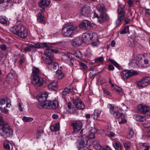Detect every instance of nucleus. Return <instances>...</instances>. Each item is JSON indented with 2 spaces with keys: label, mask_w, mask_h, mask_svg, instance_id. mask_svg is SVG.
<instances>
[{
  "label": "nucleus",
  "mask_w": 150,
  "mask_h": 150,
  "mask_svg": "<svg viewBox=\"0 0 150 150\" xmlns=\"http://www.w3.org/2000/svg\"><path fill=\"white\" fill-rule=\"evenodd\" d=\"M11 32L19 37L25 38L27 37L28 32L26 28L22 25H18L12 27L10 29Z\"/></svg>",
  "instance_id": "obj_1"
},
{
  "label": "nucleus",
  "mask_w": 150,
  "mask_h": 150,
  "mask_svg": "<svg viewBox=\"0 0 150 150\" xmlns=\"http://www.w3.org/2000/svg\"><path fill=\"white\" fill-rule=\"evenodd\" d=\"M47 95L45 93L41 94L37 96L39 104L37 105V107L40 108H45L50 109V106L52 103L50 101L47 100Z\"/></svg>",
  "instance_id": "obj_2"
},
{
  "label": "nucleus",
  "mask_w": 150,
  "mask_h": 150,
  "mask_svg": "<svg viewBox=\"0 0 150 150\" xmlns=\"http://www.w3.org/2000/svg\"><path fill=\"white\" fill-rule=\"evenodd\" d=\"M77 29V26L76 25L66 24L63 28L62 33L64 36L70 37L75 33Z\"/></svg>",
  "instance_id": "obj_3"
},
{
  "label": "nucleus",
  "mask_w": 150,
  "mask_h": 150,
  "mask_svg": "<svg viewBox=\"0 0 150 150\" xmlns=\"http://www.w3.org/2000/svg\"><path fill=\"white\" fill-rule=\"evenodd\" d=\"M0 127V134L4 138L9 137L12 134L13 130L8 123Z\"/></svg>",
  "instance_id": "obj_4"
},
{
  "label": "nucleus",
  "mask_w": 150,
  "mask_h": 150,
  "mask_svg": "<svg viewBox=\"0 0 150 150\" xmlns=\"http://www.w3.org/2000/svg\"><path fill=\"white\" fill-rule=\"evenodd\" d=\"M11 101L7 98L0 99V110L3 112L6 113L8 111V108L11 105Z\"/></svg>",
  "instance_id": "obj_5"
},
{
  "label": "nucleus",
  "mask_w": 150,
  "mask_h": 150,
  "mask_svg": "<svg viewBox=\"0 0 150 150\" xmlns=\"http://www.w3.org/2000/svg\"><path fill=\"white\" fill-rule=\"evenodd\" d=\"M125 6L124 5L121 4L119 5L117 10L118 16V19L116 21L117 23L120 22L124 18L125 15Z\"/></svg>",
  "instance_id": "obj_6"
},
{
  "label": "nucleus",
  "mask_w": 150,
  "mask_h": 150,
  "mask_svg": "<svg viewBox=\"0 0 150 150\" xmlns=\"http://www.w3.org/2000/svg\"><path fill=\"white\" fill-rule=\"evenodd\" d=\"M44 54L45 56L42 58L45 62L48 65L52 64L54 59L53 54L49 52H45Z\"/></svg>",
  "instance_id": "obj_7"
},
{
  "label": "nucleus",
  "mask_w": 150,
  "mask_h": 150,
  "mask_svg": "<svg viewBox=\"0 0 150 150\" xmlns=\"http://www.w3.org/2000/svg\"><path fill=\"white\" fill-rule=\"evenodd\" d=\"M150 84V78L145 77L143 78L137 82V86L140 88H143Z\"/></svg>",
  "instance_id": "obj_8"
},
{
  "label": "nucleus",
  "mask_w": 150,
  "mask_h": 150,
  "mask_svg": "<svg viewBox=\"0 0 150 150\" xmlns=\"http://www.w3.org/2000/svg\"><path fill=\"white\" fill-rule=\"evenodd\" d=\"M62 59L63 62L68 63L70 65L71 64L72 66L76 67L75 65V59L74 58L71 57L69 55L66 54L63 55L62 57Z\"/></svg>",
  "instance_id": "obj_9"
},
{
  "label": "nucleus",
  "mask_w": 150,
  "mask_h": 150,
  "mask_svg": "<svg viewBox=\"0 0 150 150\" xmlns=\"http://www.w3.org/2000/svg\"><path fill=\"white\" fill-rule=\"evenodd\" d=\"M122 76L125 79H126L129 77L137 75V72L133 70H123L121 72Z\"/></svg>",
  "instance_id": "obj_10"
},
{
  "label": "nucleus",
  "mask_w": 150,
  "mask_h": 150,
  "mask_svg": "<svg viewBox=\"0 0 150 150\" xmlns=\"http://www.w3.org/2000/svg\"><path fill=\"white\" fill-rule=\"evenodd\" d=\"M32 82L35 85L41 86L43 85L44 82L43 79L40 77L39 76H35L32 77Z\"/></svg>",
  "instance_id": "obj_11"
},
{
  "label": "nucleus",
  "mask_w": 150,
  "mask_h": 150,
  "mask_svg": "<svg viewBox=\"0 0 150 150\" xmlns=\"http://www.w3.org/2000/svg\"><path fill=\"white\" fill-rule=\"evenodd\" d=\"M73 103L75 108L77 109L83 110L85 108L84 103L78 97H76L74 99Z\"/></svg>",
  "instance_id": "obj_12"
},
{
  "label": "nucleus",
  "mask_w": 150,
  "mask_h": 150,
  "mask_svg": "<svg viewBox=\"0 0 150 150\" xmlns=\"http://www.w3.org/2000/svg\"><path fill=\"white\" fill-rule=\"evenodd\" d=\"M71 125L73 129V133H76L82 127V123L80 121H74L72 123Z\"/></svg>",
  "instance_id": "obj_13"
},
{
  "label": "nucleus",
  "mask_w": 150,
  "mask_h": 150,
  "mask_svg": "<svg viewBox=\"0 0 150 150\" xmlns=\"http://www.w3.org/2000/svg\"><path fill=\"white\" fill-rule=\"evenodd\" d=\"M71 45L74 47H77L81 45L83 42L82 40L80 37H76L74 39L71 40Z\"/></svg>",
  "instance_id": "obj_14"
},
{
  "label": "nucleus",
  "mask_w": 150,
  "mask_h": 150,
  "mask_svg": "<svg viewBox=\"0 0 150 150\" xmlns=\"http://www.w3.org/2000/svg\"><path fill=\"white\" fill-rule=\"evenodd\" d=\"M91 23L90 21L86 20H84L80 23L79 27L81 28L87 29V28L88 27L91 28Z\"/></svg>",
  "instance_id": "obj_15"
},
{
  "label": "nucleus",
  "mask_w": 150,
  "mask_h": 150,
  "mask_svg": "<svg viewBox=\"0 0 150 150\" xmlns=\"http://www.w3.org/2000/svg\"><path fill=\"white\" fill-rule=\"evenodd\" d=\"M81 138V139L79 141V144L80 146V147L82 148L84 147H87V146H88L87 145L88 137L85 136H84V137H83V136H82Z\"/></svg>",
  "instance_id": "obj_16"
},
{
  "label": "nucleus",
  "mask_w": 150,
  "mask_h": 150,
  "mask_svg": "<svg viewBox=\"0 0 150 150\" xmlns=\"http://www.w3.org/2000/svg\"><path fill=\"white\" fill-rule=\"evenodd\" d=\"M3 146L5 150H12L13 143L11 141L6 140L3 143Z\"/></svg>",
  "instance_id": "obj_17"
},
{
  "label": "nucleus",
  "mask_w": 150,
  "mask_h": 150,
  "mask_svg": "<svg viewBox=\"0 0 150 150\" xmlns=\"http://www.w3.org/2000/svg\"><path fill=\"white\" fill-rule=\"evenodd\" d=\"M90 11V8L89 6L85 5H82L81 8L80 14L83 16H86Z\"/></svg>",
  "instance_id": "obj_18"
},
{
  "label": "nucleus",
  "mask_w": 150,
  "mask_h": 150,
  "mask_svg": "<svg viewBox=\"0 0 150 150\" xmlns=\"http://www.w3.org/2000/svg\"><path fill=\"white\" fill-rule=\"evenodd\" d=\"M138 110L139 111L143 113H146L149 112V108L147 106L142 105H139L138 106Z\"/></svg>",
  "instance_id": "obj_19"
},
{
  "label": "nucleus",
  "mask_w": 150,
  "mask_h": 150,
  "mask_svg": "<svg viewBox=\"0 0 150 150\" xmlns=\"http://www.w3.org/2000/svg\"><path fill=\"white\" fill-rule=\"evenodd\" d=\"M57 82V81H52L48 85V88L53 90H57L58 89Z\"/></svg>",
  "instance_id": "obj_20"
},
{
  "label": "nucleus",
  "mask_w": 150,
  "mask_h": 150,
  "mask_svg": "<svg viewBox=\"0 0 150 150\" xmlns=\"http://www.w3.org/2000/svg\"><path fill=\"white\" fill-rule=\"evenodd\" d=\"M50 4V0H41L38 3V5L41 7H47Z\"/></svg>",
  "instance_id": "obj_21"
},
{
  "label": "nucleus",
  "mask_w": 150,
  "mask_h": 150,
  "mask_svg": "<svg viewBox=\"0 0 150 150\" xmlns=\"http://www.w3.org/2000/svg\"><path fill=\"white\" fill-rule=\"evenodd\" d=\"M97 9L100 13H105L106 11L104 5L102 4H99L97 6Z\"/></svg>",
  "instance_id": "obj_22"
},
{
  "label": "nucleus",
  "mask_w": 150,
  "mask_h": 150,
  "mask_svg": "<svg viewBox=\"0 0 150 150\" xmlns=\"http://www.w3.org/2000/svg\"><path fill=\"white\" fill-rule=\"evenodd\" d=\"M67 107L69 109V113L72 114L76 111V109L73 106L71 102H69L68 103Z\"/></svg>",
  "instance_id": "obj_23"
},
{
  "label": "nucleus",
  "mask_w": 150,
  "mask_h": 150,
  "mask_svg": "<svg viewBox=\"0 0 150 150\" xmlns=\"http://www.w3.org/2000/svg\"><path fill=\"white\" fill-rule=\"evenodd\" d=\"M38 21L39 22L44 23L45 22V20L43 16V13H39L38 14Z\"/></svg>",
  "instance_id": "obj_24"
},
{
  "label": "nucleus",
  "mask_w": 150,
  "mask_h": 150,
  "mask_svg": "<svg viewBox=\"0 0 150 150\" xmlns=\"http://www.w3.org/2000/svg\"><path fill=\"white\" fill-rule=\"evenodd\" d=\"M101 112V110L98 109L95 110L93 114V119L94 120H97Z\"/></svg>",
  "instance_id": "obj_25"
},
{
  "label": "nucleus",
  "mask_w": 150,
  "mask_h": 150,
  "mask_svg": "<svg viewBox=\"0 0 150 150\" xmlns=\"http://www.w3.org/2000/svg\"><path fill=\"white\" fill-rule=\"evenodd\" d=\"M48 67L51 69L56 70L58 68V65L57 64L54 63L53 61L52 64L48 65Z\"/></svg>",
  "instance_id": "obj_26"
},
{
  "label": "nucleus",
  "mask_w": 150,
  "mask_h": 150,
  "mask_svg": "<svg viewBox=\"0 0 150 150\" xmlns=\"http://www.w3.org/2000/svg\"><path fill=\"white\" fill-rule=\"evenodd\" d=\"M82 40L83 42H86L87 40H89V33H83L82 36Z\"/></svg>",
  "instance_id": "obj_27"
},
{
  "label": "nucleus",
  "mask_w": 150,
  "mask_h": 150,
  "mask_svg": "<svg viewBox=\"0 0 150 150\" xmlns=\"http://www.w3.org/2000/svg\"><path fill=\"white\" fill-rule=\"evenodd\" d=\"M40 71L39 69L35 67H33V72L32 74L31 77L35 76H39Z\"/></svg>",
  "instance_id": "obj_28"
},
{
  "label": "nucleus",
  "mask_w": 150,
  "mask_h": 150,
  "mask_svg": "<svg viewBox=\"0 0 150 150\" xmlns=\"http://www.w3.org/2000/svg\"><path fill=\"white\" fill-rule=\"evenodd\" d=\"M113 146L116 150H121L122 145L120 143L116 142H113Z\"/></svg>",
  "instance_id": "obj_29"
},
{
  "label": "nucleus",
  "mask_w": 150,
  "mask_h": 150,
  "mask_svg": "<svg viewBox=\"0 0 150 150\" xmlns=\"http://www.w3.org/2000/svg\"><path fill=\"white\" fill-rule=\"evenodd\" d=\"M93 144H94V147L95 149L97 150H101L102 149L99 142L95 140L93 141Z\"/></svg>",
  "instance_id": "obj_30"
},
{
  "label": "nucleus",
  "mask_w": 150,
  "mask_h": 150,
  "mask_svg": "<svg viewBox=\"0 0 150 150\" xmlns=\"http://www.w3.org/2000/svg\"><path fill=\"white\" fill-rule=\"evenodd\" d=\"M64 74L61 71H57L56 73V76L58 79H62L64 76Z\"/></svg>",
  "instance_id": "obj_31"
},
{
  "label": "nucleus",
  "mask_w": 150,
  "mask_h": 150,
  "mask_svg": "<svg viewBox=\"0 0 150 150\" xmlns=\"http://www.w3.org/2000/svg\"><path fill=\"white\" fill-rule=\"evenodd\" d=\"M59 123H57L54 125L51 126L50 128L53 131H58L59 130Z\"/></svg>",
  "instance_id": "obj_32"
},
{
  "label": "nucleus",
  "mask_w": 150,
  "mask_h": 150,
  "mask_svg": "<svg viewBox=\"0 0 150 150\" xmlns=\"http://www.w3.org/2000/svg\"><path fill=\"white\" fill-rule=\"evenodd\" d=\"M51 102L52 104L50 106V109H55L58 107L59 103L57 100H54L53 101H51Z\"/></svg>",
  "instance_id": "obj_33"
},
{
  "label": "nucleus",
  "mask_w": 150,
  "mask_h": 150,
  "mask_svg": "<svg viewBox=\"0 0 150 150\" xmlns=\"http://www.w3.org/2000/svg\"><path fill=\"white\" fill-rule=\"evenodd\" d=\"M135 44L133 39L132 38H130L127 42V45L128 46L133 47L134 46Z\"/></svg>",
  "instance_id": "obj_34"
},
{
  "label": "nucleus",
  "mask_w": 150,
  "mask_h": 150,
  "mask_svg": "<svg viewBox=\"0 0 150 150\" xmlns=\"http://www.w3.org/2000/svg\"><path fill=\"white\" fill-rule=\"evenodd\" d=\"M97 35L95 33H89V40H97Z\"/></svg>",
  "instance_id": "obj_35"
},
{
  "label": "nucleus",
  "mask_w": 150,
  "mask_h": 150,
  "mask_svg": "<svg viewBox=\"0 0 150 150\" xmlns=\"http://www.w3.org/2000/svg\"><path fill=\"white\" fill-rule=\"evenodd\" d=\"M114 115L116 118H119L121 117V118H124V117H125V116L123 113L122 112H120V111H116L115 113V115Z\"/></svg>",
  "instance_id": "obj_36"
},
{
  "label": "nucleus",
  "mask_w": 150,
  "mask_h": 150,
  "mask_svg": "<svg viewBox=\"0 0 150 150\" xmlns=\"http://www.w3.org/2000/svg\"><path fill=\"white\" fill-rule=\"evenodd\" d=\"M134 118L138 121H143L144 119L143 116H142L139 115H134Z\"/></svg>",
  "instance_id": "obj_37"
},
{
  "label": "nucleus",
  "mask_w": 150,
  "mask_h": 150,
  "mask_svg": "<svg viewBox=\"0 0 150 150\" xmlns=\"http://www.w3.org/2000/svg\"><path fill=\"white\" fill-rule=\"evenodd\" d=\"M129 132L127 135V138L130 139L132 138L134 134L133 130L131 129H129Z\"/></svg>",
  "instance_id": "obj_38"
},
{
  "label": "nucleus",
  "mask_w": 150,
  "mask_h": 150,
  "mask_svg": "<svg viewBox=\"0 0 150 150\" xmlns=\"http://www.w3.org/2000/svg\"><path fill=\"white\" fill-rule=\"evenodd\" d=\"M109 60L110 63L113 64L116 67H117L119 69H120L121 67H120L119 65L115 61L111 59H109Z\"/></svg>",
  "instance_id": "obj_39"
},
{
  "label": "nucleus",
  "mask_w": 150,
  "mask_h": 150,
  "mask_svg": "<svg viewBox=\"0 0 150 150\" xmlns=\"http://www.w3.org/2000/svg\"><path fill=\"white\" fill-rule=\"evenodd\" d=\"M0 23L1 24L7 25L8 24V22L5 18L0 17Z\"/></svg>",
  "instance_id": "obj_40"
},
{
  "label": "nucleus",
  "mask_w": 150,
  "mask_h": 150,
  "mask_svg": "<svg viewBox=\"0 0 150 150\" xmlns=\"http://www.w3.org/2000/svg\"><path fill=\"white\" fill-rule=\"evenodd\" d=\"M113 89L120 94H121L122 93V88L117 86H115Z\"/></svg>",
  "instance_id": "obj_41"
},
{
  "label": "nucleus",
  "mask_w": 150,
  "mask_h": 150,
  "mask_svg": "<svg viewBox=\"0 0 150 150\" xmlns=\"http://www.w3.org/2000/svg\"><path fill=\"white\" fill-rule=\"evenodd\" d=\"M33 118L31 117H24L23 118V120L24 122H30L33 120Z\"/></svg>",
  "instance_id": "obj_42"
},
{
  "label": "nucleus",
  "mask_w": 150,
  "mask_h": 150,
  "mask_svg": "<svg viewBox=\"0 0 150 150\" xmlns=\"http://www.w3.org/2000/svg\"><path fill=\"white\" fill-rule=\"evenodd\" d=\"M142 146L145 148L144 150H149L150 148V145L147 143H144L142 144Z\"/></svg>",
  "instance_id": "obj_43"
},
{
  "label": "nucleus",
  "mask_w": 150,
  "mask_h": 150,
  "mask_svg": "<svg viewBox=\"0 0 150 150\" xmlns=\"http://www.w3.org/2000/svg\"><path fill=\"white\" fill-rule=\"evenodd\" d=\"M103 61L104 59L102 57L97 58L95 60V62L96 63L102 62Z\"/></svg>",
  "instance_id": "obj_44"
},
{
  "label": "nucleus",
  "mask_w": 150,
  "mask_h": 150,
  "mask_svg": "<svg viewBox=\"0 0 150 150\" xmlns=\"http://www.w3.org/2000/svg\"><path fill=\"white\" fill-rule=\"evenodd\" d=\"M104 13H102L100 14V15L103 18V20L104 21H107L109 19L108 16L107 15L104 14Z\"/></svg>",
  "instance_id": "obj_45"
},
{
  "label": "nucleus",
  "mask_w": 150,
  "mask_h": 150,
  "mask_svg": "<svg viewBox=\"0 0 150 150\" xmlns=\"http://www.w3.org/2000/svg\"><path fill=\"white\" fill-rule=\"evenodd\" d=\"M30 47L34 48H41V44H36L34 45H30Z\"/></svg>",
  "instance_id": "obj_46"
},
{
  "label": "nucleus",
  "mask_w": 150,
  "mask_h": 150,
  "mask_svg": "<svg viewBox=\"0 0 150 150\" xmlns=\"http://www.w3.org/2000/svg\"><path fill=\"white\" fill-rule=\"evenodd\" d=\"M129 27L127 26L124 29L120 32L121 34H125L128 32Z\"/></svg>",
  "instance_id": "obj_47"
},
{
  "label": "nucleus",
  "mask_w": 150,
  "mask_h": 150,
  "mask_svg": "<svg viewBox=\"0 0 150 150\" xmlns=\"http://www.w3.org/2000/svg\"><path fill=\"white\" fill-rule=\"evenodd\" d=\"M70 89L67 88H65L62 91V94L64 95H66L70 92Z\"/></svg>",
  "instance_id": "obj_48"
},
{
  "label": "nucleus",
  "mask_w": 150,
  "mask_h": 150,
  "mask_svg": "<svg viewBox=\"0 0 150 150\" xmlns=\"http://www.w3.org/2000/svg\"><path fill=\"white\" fill-rule=\"evenodd\" d=\"M14 75V74L13 72H11L8 75L7 78L8 79H12L13 78Z\"/></svg>",
  "instance_id": "obj_49"
},
{
  "label": "nucleus",
  "mask_w": 150,
  "mask_h": 150,
  "mask_svg": "<svg viewBox=\"0 0 150 150\" xmlns=\"http://www.w3.org/2000/svg\"><path fill=\"white\" fill-rule=\"evenodd\" d=\"M124 146L126 149H128L131 146L130 142H126L124 143Z\"/></svg>",
  "instance_id": "obj_50"
},
{
  "label": "nucleus",
  "mask_w": 150,
  "mask_h": 150,
  "mask_svg": "<svg viewBox=\"0 0 150 150\" xmlns=\"http://www.w3.org/2000/svg\"><path fill=\"white\" fill-rule=\"evenodd\" d=\"M106 136L111 138L115 137V134L112 132H110L109 134H107Z\"/></svg>",
  "instance_id": "obj_51"
},
{
  "label": "nucleus",
  "mask_w": 150,
  "mask_h": 150,
  "mask_svg": "<svg viewBox=\"0 0 150 150\" xmlns=\"http://www.w3.org/2000/svg\"><path fill=\"white\" fill-rule=\"evenodd\" d=\"M80 66L83 69L86 70L87 69V67L86 65L84 63L80 62L79 63Z\"/></svg>",
  "instance_id": "obj_52"
},
{
  "label": "nucleus",
  "mask_w": 150,
  "mask_h": 150,
  "mask_svg": "<svg viewBox=\"0 0 150 150\" xmlns=\"http://www.w3.org/2000/svg\"><path fill=\"white\" fill-rule=\"evenodd\" d=\"M127 3L129 7L133 6L134 1L132 0H129L127 1Z\"/></svg>",
  "instance_id": "obj_53"
},
{
  "label": "nucleus",
  "mask_w": 150,
  "mask_h": 150,
  "mask_svg": "<svg viewBox=\"0 0 150 150\" xmlns=\"http://www.w3.org/2000/svg\"><path fill=\"white\" fill-rule=\"evenodd\" d=\"M90 131L91 133L95 134L97 132V129L95 128V127H91V129Z\"/></svg>",
  "instance_id": "obj_54"
},
{
  "label": "nucleus",
  "mask_w": 150,
  "mask_h": 150,
  "mask_svg": "<svg viewBox=\"0 0 150 150\" xmlns=\"http://www.w3.org/2000/svg\"><path fill=\"white\" fill-rule=\"evenodd\" d=\"M22 103H19L18 104V106L20 111L22 112L23 111V108L22 107Z\"/></svg>",
  "instance_id": "obj_55"
},
{
  "label": "nucleus",
  "mask_w": 150,
  "mask_h": 150,
  "mask_svg": "<svg viewBox=\"0 0 150 150\" xmlns=\"http://www.w3.org/2000/svg\"><path fill=\"white\" fill-rule=\"evenodd\" d=\"M143 126L148 129H149L150 127V124L149 123H144L143 124Z\"/></svg>",
  "instance_id": "obj_56"
},
{
  "label": "nucleus",
  "mask_w": 150,
  "mask_h": 150,
  "mask_svg": "<svg viewBox=\"0 0 150 150\" xmlns=\"http://www.w3.org/2000/svg\"><path fill=\"white\" fill-rule=\"evenodd\" d=\"M104 93L106 95H110V93L108 90L105 88H104L103 89Z\"/></svg>",
  "instance_id": "obj_57"
},
{
  "label": "nucleus",
  "mask_w": 150,
  "mask_h": 150,
  "mask_svg": "<svg viewBox=\"0 0 150 150\" xmlns=\"http://www.w3.org/2000/svg\"><path fill=\"white\" fill-rule=\"evenodd\" d=\"M103 20L102 17L100 15V16L98 18V21L99 23H101L104 22V21Z\"/></svg>",
  "instance_id": "obj_58"
},
{
  "label": "nucleus",
  "mask_w": 150,
  "mask_h": 150,
  "mask_svg": "<svg viewBox=\"0 0 150 150\" xmlns=\"http://www.w3.org/2000/svg\"><path fill=\"white\" fill-rule=\"evenodd\" d=\"M30 47H26L25 48L23 52L25 53H26L28 51H29L30 50V48H31L30 47V45H29Z\"/></svg>",
  "instance_id": "obj_59"
},
{
  "label": "nucleus",
  "mask_w": 150,
  "mask_h": 150,
  "mask_svg": "<svg viewBox=\"0 0 150 150\" xmlns=\"http://www.w3.org/2000/svg\"><path fill=\"white\" fill-rule=\"evenodd\" d=\"M89 137L91 139H94L95 138V135L94 134L91 133L89 135Z\"/></svg>",
  "instance_id": "obj_60"
},
{
  "label": "nucleus",
  "mask_w": 150,
  "mask_h": 150,
  "mask_svg": "<svg viewBox=\"0 0 150 150\" xmlns=\"http://www.w3.org/2000/svg\"><path fill=\"white\" fill-rule=\"evenodd\" d=\"M121 121L119 122L120 124H124L126 122V120L125 119V118H121Z\"/></svg>",
  "instance_id": "obj_61"
},
{
  "label": "nucleus",
  "mask_w": 150,
  "mask_h": 150,
  "mask_svg": "<svg viewBox=\"0 0 150 150\" xmlns=\"http://www.w3.org/2000/svg\"><path fill=\"white\" fill-rule=\"evenodd\" d=\"M51 51L54 53H57L59 52V51L56 49H51Z\"/></svg>",
  "instance_id": "obj_62"
},
{
  "label": "nucleus",
  "mask_w": 150,
  "mask_h": 150,
  "mask_svg": "<svg viewBox=\"0 0 150 150\" xmlns=\"http://www.w3.org/2000/svg\"><path fill=\"white\" fill-rule=\"evenodd\" d=\"M98 80L100 81L101 83H104L105 82L104 79L102 77H99Z\"/></svg>",
  "instance_id": "obj_63"
},
{
  "label": "nucleus",
  "mask_w": 150,
  "mask_h": 150,
  "mask_svg": "<svg viewBox=\"0 0 150 150\" xmlns=\"http://www.w3.org/2000/svg\"><path fill=\"white\" fill-rule=\"evenodd\" d=\"M102 149L101 150H111L110 148L108 146H104Z\"/></svg>",
  "instance_id": "obj_64"
}]
</instances>
